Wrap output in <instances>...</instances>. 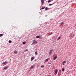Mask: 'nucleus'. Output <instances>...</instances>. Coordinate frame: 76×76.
Wrapping results in <instances>:
<instances>
[{"label": "nucleus", "instance_id": "f257e3e1", "mask_svg": "<svg viewBox=\"0 0 76 76\" xmlns=\"http://www.w3.org/2000/svg\"><path fill=\"white\" fill-rule=\"evenodd\" d=\"M53 49H52L50 50L49 52V56H50L51 54H52V52H53Z\"/></svg>", "mask_w": 76, "mask_h": 76}, {"label": "nucleus", "instance_id": "f03ea898", "mask_svg": "<svg viewBox=\"0 0 76 76\" xmlns=\"http://www.w3.org/2000/svg\"><path fill=\"white\" fill-rule=\"evenodd\" d=\"M37 44V41L35 40H34L33 44Z\"/></svg>", "mask_w": 76, "mask_h": 76}, {"label": "nucleus", "instance_id": "7ed1b4c3", "mask_svg": "<svg viewBox=\"0 0 76 76\" xmlns=\"http://www.w3.org/2000/svg\"><path fill=\"white\" fill-rule=\"evenodd\" d=\"M41 1L42 3V4H44V0H41Z\"/></svg>", "mask_w": 76, "mask_h": 76}, {"label": "nucleus", "instance_id": "20e7f679", "mask_svg": "<svg viewBox=\"0 0 76 76\" xmlns=\"http://www.w3.org/2000/svg\"><path fill=\"white\" fill-rule=\"evenodd\" d=\"M57 72H58V70H57V69H55V73H56V74H57Z\"/></svg>", "mask_w": 76, "mask_h": 76}, {"label": "nucleus", "instance_id": "39448f33", "mask_svg": "<svg viewBox=\"0 0 76 76\" xmlns=\"http://www.w3.org/2000/svg\"><path fill=\"white\" fill-rule=\"evenodd\" d=\"M34 58L35 57H32V58H31V61H32L33 60Z\"/></svg>", "mask_w": 76, "mask_h": 76}, {"label": "nucleus", "instance_id": "423d86ee", "mask_svg": "<svg viewBox=\"0 0 76 76\" xmlns=\"http://www.w3.org/2000/svg\"><path fill=\"white\" fill-rule=\"evenodd\" d=\"M57 56H56V57L53 58V60H56V59H57Z\"/></svg>", "mask_w": 76, "mask_h": 76}, {"label": "nucleus", "instance_id": "0eeeda50", "mask_svg": "<svg viewBox=\"0 0 76 76\" xmlns=\"http://www.w3.org/2000/svg\"><path fill=\"white\" fill-rule=\"evenodd\" d=\"M7 63V61H5L3 63H2L3 64H6V63Z\"/></svg>", "mask_w": 76, "mask_h": 76}, {"label": "nucleus", "instance_id": "6e6552de", "mask_svg": "<svg viewBox=\"0 0 76 76\" xmlns=\"http://www.w3.org/2000/svg\"><path fill=\"white\" fill-rule=\"evenodd\" d=\"M61 37H59L57 39V41H59V40H60V39Z\"/></svg>", "mask_w": 76, "mask_h": 76}, {"label": "nucleus", "instance_id": "1a4fd4ad", "mask_svg": "<svg viewBox=\"0 0 76 76\" xmlns=\"http://www.w3.org/2000/svg\"><path fill=\"white\" fill-rule=\"evenodd\" d=\"M44 67H45V66L44 65L43 66V65H42L41 66V68H44Z\"/></svg>", "mask_w": 76, "mask_h": 76}, {"label": "nucleus", "instance_id": "9d476101", "mask_svg": "<svg viewBox=\"0 0 76 76\" xmlns=\"http://www.w3.org/2000/svg\"><path fill=\"white\" fill-rule=\"evenodd\" d=\"M8 67H5L4 68V70H6V69H8Z\"/></svg>", "mask_w": 76, "mask_h": 76}, {"label": "nucleus", "instance_id": "9b49d317", "mask_svg": "<svg viewBox=\"0 0 76 76\" xmlns=\"http://www.w3.org/2000/svg\"><path fill=\"white\" fill-rule=\"evenodd\" d=\"M40 37V36H37L36 37V38H39Z\"/></svg>", "mask_w": 76, "mask_h": 76}, {"label": "nucleus", "instance_id": "f8f14e48", "mask_svg": "<svg viewBox=\"0 0 76 76\" xmlns=\"http://www.w3.org/2000/svg\"><path fill=\"white\" fill-rule=\"evenodd\" d=\"M34 66H31L30 67L31 69H32V68H34Z\"/></svg>", "mask_w": 76, "mask_h": 76}, {"label": "nucleus", "instance_id": "ddd939ff", "mask_svg": "<svg viewBox=\"0 0 76 76\" xmlns=\"http://www.w3.org/2000/svg\"><path fill=\"white\" fill-rule=\"evenodd\" d=\"M23 44H26V42H23Z\"/></svg>", "mask_w": 76, "mask_h": 76}, {"label": "nucleus", "instance_id": "4468645a", "mask_svg": "<svg viewBox=\"0 0 76 76\" xmlns=\"http://www.w3.org/2000/svg\"><path fill=\"white\" fill-rule=\"evenodd\" d=\"M49 58H47V59H46L45 60V61H48V60H49Z\"/></svg>", "mask_w": 76, "mask_h": 76}, {"label": "nucleus", "instance_id": "2eb2a0df", "mask_svg": "<svg viewBox=\"0 0 76 76\" xmlns=\"http://www.w3.org/2000/svg\"><path fill=\"white\" fill-rule=\"evenodd\" d=\"M15 54H17L18 53V51H16L14 52Z\"/></svg>", "mask_w": 76, "mask_h": 76}, {"label": "nucleus", "instance_id": "dca6fc26", "mask_svg": "<svg viewBox=\"0 0 76 76\" xmlns=\"http://www.w3.org/2000/svg\"><path fill=\"white\" fill-rule=\"evenodd\" d=\"M63 24H64V23L63 22H62L60 24L61 25H63Z\"/></svg>", "mask_w": 76, "mask_h": 76}, {"label": "nucleus", "instance_id": "f3484780", "mask_svg": "<svg viewBox=\"0 0 76 76\" xmlns=\"http://www.w3.org/2000/svg\"><path fill=\"white\" fill-rule=\"evenodd\" d=\"M9 43H12V41L10 40H9Z\"/></svg>", "mask_w": 76, "mask_h": 76}, {"label": "nucleus", "instance_id": "a211bd4d", "mask_svg": "<svg viewBox=\"0 0 76 76\" xmlns=\"http://www.w3.org/2000/svg\"><path fill=\"white\" fill-rule=\"evenodd\" d=\"M48 7H47L45 8V10H48Z\"/></svg>", "mask_w": 76, "mask_h": 76}, {"label": "nucleus", "instance_id": "6ab92c4d", "mask_svg": "<svg viewBox=\"0 0 76 76\" xmlns=\"http://www.w3.org/2000/svg\"><path fill=\"white\" fill-rule=\"evenodd\" d=\"M35 53L36 55H37V54H38V53H37V52H35Z\"/></svg>", "mask_w": 76, "mask_h": 76}, {"label": "nucleus", "instance_id": "aec40b11", "mask_svg": "<svg viewBox=\"0 0 76 76\" xmlns=\"http://www.w3.org/2000/svg\"><path fill=\"white\" fill-rule=\"evenodd\" d=\"M55 38H56V37L55 36H53V37L52 39H54Z\"/></svg>", "mask_w": 76, "mask_h": 76}, {"label": "nucleus", "instance_id": "412c9836", "mask_svg": "<svg viewBox=\"0 0 76 76\" xmlns=\"http://www.w3.org/2000/svg\"><path fill=\"white\" fill-rule=\"evenodd\" d=\"M66 63V61H64L62 63Z\"/></svg>", "mask_w": 76, "mask_h": 76}, {"label": "nucleus", "instance_id": "4be33fe9", "mask_svg": "<svg viewBox=\"0 0 76 76\" xmlns=\"http://www.w3.org/2000/svg\"><path fill=\"white\" fill-rule=\"evenodd\" d=\"M53 5V4H50L48 5V6H52Z\"/></svg>", "mask_w": 76, "mask_h": 76}, {"label": "nucleus", "instance_id": "5701e85b", "mask_svg": "<svg viewBox=\"0 0 76 76\" xmlns=\"http://www.w3.org/2000/svg\"><path fill=\"white\" fill-rule=\"evenodd\" d=\"M62 71H64V68H63L62 69Z\"/></svg>", "mask_w": 76, "mask_h": 76}, {"label": "nucleus", "instance_id": "b1692460", "mask_svg": "<svg viewBox=\"0 0 76 76\" xmlns=\"http://www.w3.org/2000/svg\"><path fill=\"white\" fill-rule=\"evenodd\" d=\"M51 0H49L48 1V3H49V2H51Z\"/></svg>", "mask_w": 76, "mask_h": 76}, {"label": "nucleus", "instance_id": "393cba45", "mask_svg": "<svg viewBox=\"0 0 76 76\" xmlns=\"http://www.w3.org/2000/svg\"><path fill=\"white\" fill-rule=\"evenodd\" d=\"M1 36H3V34H0V37H1Z\"/></svg>", "mask_w": 76, "mask_h": 76}, {"label": "nucleus", "instance_id": "a878e982", "mask_svg": "<svg viewBox=\"0 0 76 76\" xmlns=\"http://www.w3.org/2000/svg\"><path fill=\"white\" fill-rule=\"evenodd\" d=\"M45 7H43V8H42V9H45Z\"/></svg>", "mask_w": 76, "mask_h": 76}, {"label": "nucleus", "instance_id": "bb28decb", "mask_svg": "<svg viewBox=\"0 0 76 76\" xmlns=\"http://www.w3.org/2000/svg\"><path fill=\"white\" fill-rule=\"evenodd\" d=\"M26 51H28V50L27 49L26 50Z\"/></svg>", "mask_w": 76, "mask_h": 76}, {"label": "nucleus", "instance_id": "cd10ccee", "mask_svg": "<svg viewBox=\"0 0 76 76\" xmlns=\"http://www.w3.org/2000/svg\"><path fill=\"white\" fill-rule=\"evenodd\" d=\"M39 66V65H37V67H38V66Z\"/></svg>", "mask_w": 76, "mask_h": 76}, {"label": "nucleus", "instance_id": "c85d7f7f", "mask_svg": "<svg viewBox=\"0 0 76 76\" xmlns=\"http://www.w3.org/2000/svg\"><path fill=\"white\" fill-rule=\"evenodd\" d=\"M63 64L64 66V63H63Z\"/></svg>", "mask_w": 76, "mask_h": 76}, {"label": "nucleus", "instance_id": "c756f323", "mask_svg": "<svg viewBox=\"0 0 76 76\" xmlns=\"http://www.w3.org/2000/svg\"><path fill=\"white\" fill-rule=\"evenodd\" d=\"M75 34H74L73 35V37H75Z\"/></svg>", "mask_w": 76, "mask_h": 76}, {"label": "nucleus", "instance_id": "7c9ffc66", "mask_svg": "<svg viewBox=\"0 0 76 76\" xmlns=\"http://www.w3.org/2000/svg\"><path fill=\"white\" fill-rule=\"evenodd\" d=\"M51 64V63H49V64Z\"/></svg>", "mask_w": 76, "mask_h": 76}]
</instances>
